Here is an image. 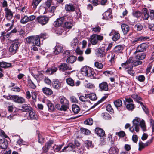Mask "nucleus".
<instances>
[{
	"mask_svg": "<svg viewBox=\"0 0 154 154\" xmlns=\"http://www.w3.org/2000/svg\"><path fill=\"white\" fill-rule=\"evenodd\" d=\"M82 74L85 76L94 78L95 77V73L88 66H85L81 69Z\"/></svg>",
	"mask_w": 154,
	"mask_h": 154,
	"instance_id": "obj_1",
	"label": "nucleus"
},
{
	"mask_svg": "<svg viewBox=\"0 0 154 154\" xmlns=\"http://www.w3.org/2000/svg\"><path fill=\"white\" fill-rule=\"evenodd\" d=\"M103 36L97 34H93L90 36L89 41L92 45H94L97 44L98 41H101L103 40Z\"/></svg>",
	"mask_w": 154,
	"mask_h": 154,
	"instance_id": "obj_2",
	"label": "nucleus"
},
{
	"mask_svg": "<svg viewBox=\"0 0 154 154\" xmlns=\"http://www.w3.org/2000/svg\"><path fill=\"white\" fill-rule=\"evenodd\" d=\"M19 46V42L18 41L13 42L9 47V52L13 54H15L16 53Z\"/></svg>",
	"mask_w": 154,
	"mask_h": 154,
	"instance_id": "obj_3",
	"label": "nucleus"
},
{
	"mask_svg": "<svg viewBox=\"0 0 154 154\" xmlns=\"http://www.w3.org/2000/svg\"><path fill=\"white\" fill-rule=\"evenodd\" d=\"M36 20L41 25H44L48 23L49 20V17L45 16H40L38 17Z\"/></svg>",
	"mask_w": 154,
	"mask_h": 154,
	"instance_id": "obj_4",
	"label": "nucleus"
},
{
	"mask_svg": "<svg viewBox=\"0 0 154 154\" xmlns=\"http://www.w3.org/2000/svg\"><path fill=\"white\" fill-rule=\"evenodd\" d=\"M148 47V45L146 43H143L138 46L134 54H136L139 52H143L146 50Z\"/></svg>",
	"mask_w": 154,
	"mask_h": 154,
	"instance_id": "obj_5",
	"label": "nucleus"
},
{
	"mask_svg": "<svg viewBox=\"0 0 154 154\" xmlns=\"http://www.w3.org/2000/svg\"><path fill=\"white\" fill-rule=\"evenodd\" d=\"M68 16H66L65 17H61L55 21L54 23V25L56 27L60 26L65 21L68 20Z\"/></svg>",
	"mask_w": 154,
	"mask_h": 154,
	"instance_id": "obj_6",
	"label": "nucleus"
},
{
	"mask_svg": "<svg viewBox=\"0 0 154 154\" xmlns=\"http://www.w3.org/2000/svg\"><path fill=\"white\" fill-rule=\"evenodd\" d=\"M134 60L132 57H130L126 62L122 64V66L124 68H127L128 67H133L132 63H134Z\"/></svg>",
	"mask_w": 154,
	"mask_h": 154,
	"instance_id": "obj_7",
	"label": "nucleus"
},
{
	"mask_svg": "<svg viewBox=\"0 0 154 154\" xmlns=\"http://www.w3.org/2000/svg\"><path fill=\"white\" fill-rule=\"evenodd\" d=\"M58 68L59 70L64 71L66 70H70L72 69V68L71 66H69L66 63H62L60 65L58 66Z\"/></svg>",
	"mask_w": 154,
	"mask_h": 154,
	"instance_id": "obj_8",
	"label": "nucleus"
},
{
	"mask_svg": "<svg viewBox=\"0 0 154 154\" xmlns=\"http://www.w3.org/2000/svg\"><path fill=\"white\" fill-rule=\"evenodd\" d=\"M13 101L21 104L25 103V100L23 97L19 95H14Z\"/></svg>",
	"mask_w": 154,
	"mask_h": 154,
	"instance_id": "obj_9",
	"label": "nucleus"
},
{
	"mask_svg": "<svg viewBox=\"0 0 154 154\" xmlns=\"http://www.w3.org/2000/svg\"><path fill=\"white\" fill-rule=\"evenodd\" d=\"M109 35L110 36L112 35V39L114 41L118 40L120 37V35L115 30H112L109 33Z\"/></svg>",
	"mask_w": 154,
	"mask_h": 154,
	"instance_id": "obj_10",
	"label": "nucleus"
},
{
	"mask_svg": "<svg viewBox=\"0 0 154 154\" xmlns=\"http://www.w3.org/2000/svg\"><path fill=\"white\" fill-rule=\"evenodd\" d=\"M75 148V146L72 143L69 144L62 149L63 152H69L74 151Z\"/></svg>",
	"mask_w": 154,
	"mask_h": 154,
	"instance_id": "obj_11",
	"label": "nucleus"
},
{
	"mask_svg": "<svg viewBox=\"0 0 154 154\" xmlns=\"http://www.w3.org/2000/svg\"><path fill=\"white\" fill-rule=\"evenodd\" d=\"M5 17L8 20L12 19L13 17V14L12 11L7 8H5Z\"/></svg>",
	"mask_w": 154,
	"mask_h": 154,
	"instance_id": "obj_12",
	"label": "nucleus"
},
{
	"mask_svg": "<svg viewBox=\"0 0 154 154\" xmlns=\"http://www.w3.org/2000/svg\"><path fill=\"white\" fill-rule=\"evenodd\" d=\"M66 82L68 84L71 86H78L80 84V82L79 81H77L75 84L74 81L70 78H67L66 79Z\"/></svg>",
	"mask_w": 154,
	"mask_h": 154,
	"instance_id": "obj_13",
	"label": "nucleus"
},
{
	"mask_svg": "<svg viewBox=\"0 0 154 154\" xmlns=\"http://www.w3.org/2000/svg\"><path fill=\"white\" fill-rule=\"evenodd\" d=\"M99 88L101 91H107L108 90V84L105 82H103L99 84Z\"/></svg>",
	"mask_w": 154,
	"mask_h": 154,
	"instance_id": "obj_14",
	"label": "nucleus"
},
{
	"mask_svg": "<svg viewBox=\"0 0 154 154\" xmlns=\"http://www.w3.org/2000/svg\"><path fill=\"white\" fill-rule=\"evenodd\" d=\"M53 141L52 140H49L47 143L42 148V150L43 152H48L49 149L52 144Z\"/></svg>",
	"mask_w": 154,
	"mask_h": 154,
	"instance_id": "obj_15",
	"label": "nucleus"
},
{
	"mask_svg": "<svg viewBox=\"0 0 154 154\" xmlns=\"http://www.w3.org/2000/svg\"><path fill=\"white\" fill-rule=\"evenodd\" d=\"M52 86L55 89H59L61 87V82L58 79H55L52 83Z\"/></svg>",
	"mask_w": 154,
	"mask_h": 154,
	"instance_id": "obj_16",
	"label": "nucleus"
},
{
	"mask_svg": "<svg viewBox=\"0 0 154 154\" xmlns=\"http://www.w3.org/2000/svg\"><path fill=\"white\" fill-rule=\"evenodd\" d=\"M66 21H67L64 24L65 26L68 29H70L73 26V24L72 23V17L68 16V20H66Z\"/></svg>",
	"mask_w": 154,
	"mask_h": 154,
	"instance_id": "obj_17",
	"label": "nucleus"
},
{
	"mask_svg": "<svg viewBox=\"0 0 154 154\" xmlns=\"http://www.w3.org/2000/svg\"><path fill=\"white\" fill-rule=\"evenodd\" d=\"M121 28L124 35L127 34L130 30V27L128 25L125 24H122L121 25Z\"/></svg>",
	"mask_w": 154,
	"mask_h": 154,
	"instance_id": "obj_18",
	"label": "nucleus"
},
{
	"mask_svg": "<svg viewBox=\"0 0 154 154\" xmlns=\"http://www.w3.org/2000/svg\"><path fill=\"white\" fill-rule=\"evenodd\" d=\"M124 48V46L122 45H118L116 46L113 49L114 52L118 53H121Z\"/></svg>",
	"mask_w": 154,
	"mask_h": 154,
	"instance_id": "obj_19",
	"label": "nucleus"
},
{
	"mask_svg": "<svg viewBox=\"0 0 154 154\" xmlns=\"http://www.w3.org/2000/svg\"><path fill=\"white\" fill-rule=\"evenodd\" d=\"M142 14H143V18L146 20H148L149 15L148 10L146 8H143L142 10Z\"/></svg>",
	"mask_w": 154,
	"mask_h": 154,
	"instance_id": "obj_20",
	"label": "nucleus"
},
{
	"mask_svg": "<svg viewBox=\"0 0 154 154\" xmlns=\"http://www.w3.org/2000/svg\"><path fill=\"white\" fill-rule=\"evenodd\" d=\"M95 132L96 134L99 137H103L105 135L104 131L102 129L99 128H96Z\"/></svg>",
	"mask_w": 154,
	"mask_h": 154,
	"instance_id": "obj_21",
	"label": "nucleus"
},
{
	"mask_svg": "<svg viewBox=\"0 0 154 154\" xmlns=\"http://www.w3.org/2000/svg\"><path fill=\"white\" fill-rule=\"evenodd\" d=\"M28 116V119H37V116L35 113L33 111H30Z\"/></svg>",
	"mask_w": 154,
	"mask_h": 154,
	"instance_id": "obj_22",
	"label": "nucleus"
},
{
	"mask_svg": "<svg viewBox=\"0 0 154 154\" xmlns=\"http://www.w3.org/2000/svg\"><path fill=\"white\" fill-rule=\"evenodd\" d=\"M8 142L5 139H0V148L5 149L7 148Z\"/></svg>",
	"mask_w": 154,
	"mask_h": 154,
	"instance_id": "obj_23",
	"label": "nucleus"
},
{
	"mask_svg": "<svg viewBox=\"0 0 154 154\" xmlns=\"http://www.w3.org/2000/svg\"><path fill=\"white\" fill-rule=\"evenodd\" d=\"M140 127L139 125H133L132 126L130 127L129 131L131 132L134 133L135 131L138 133L139 132Z\"/></svg>",
	"mask_w": 154,
	"mask_h": 154,
	"instance_id": "obj_24",
	"label": "nucleus"
},
{
	"mask_svg": "<svg viewBox=\"0 0 154 154\" xmlns=\"http://www.w3.org/2000/svg\"><path fill=\"white\" fill-rule=\"evenodd\" d=\"M76 57L72 55L68 57L66 60V62L67 63L72 64L76 61Z\"/></svg>",
	"mask_w": 154,
	"mask_h": 154,
	"instance_id": "obj_25",
	"label": "nucleus"
},
{
	"mask_svg": "<svg viewBox=\"0 0 154 154\" xmlns=\"http://www.w3.org/2000/svg\"><path fill=\"white\" fill-rule=\"evenodd\" d=\"M42 90L43 93L47 95H51L53 94L52 90L51 89L47 87L43 88Z\"/></svg>",
	"mask_w": 154,
	"mask_h": 154,
	"instance_id": "obj_26",
	"label": "nucleus"
},
{
	"mask_svg": "<svg viewBox=\"0 0 154 154\" xmlns=\"http://www.w3.org/2000/svg\"><path fill=\"white\" fill-rule=\"evenodd\" d=\"M54 53L55 54H58L63 51V47L60 45H57L54 48Z\"/></svg>",
	"mask_w": 154,
	"mask_h": 154,
	"instance_id": "obj_27",
	"label": "nucleus"
},
{
	"mask_svg": "<svg viewBox=\"0 0 154 154\" xmlns=\"http://www.w3.org/2000/svg\"><path fill=\"white\" fill-rule=\"evenodd\" d=\"M66 10L69 12L73 11L75 10V7L72 4H66L65 6Z\"/></svg>",
	"mask_w": 154,
	"mask_h": 154,
	"instance_id": "obj_28",
	"label": "nucleus"
},
{
	"mask_svg": "<svg viewBox=\"0 0 154 154\" xmlns=\"http://www.w3.org/2000/svg\"><path fill=\"white\" fill-rule=\"evenodd\" d=\"M28 22V17L25 14H23L20 20V23L21 24H25Z\"/></svg>",
	"mask_w": 154,
	"mask_h": 154,
	"instance_id": "obj_29",
	"label": "nucleus"
},
{
	"mask_svg": "<svg viewBox=\"0 0 154 154\" xmlns=\"http://www.w3.org/2000/svg\"><path fill=\"white\" fill-rule=\"evenodd\" d=\"M115 55L112 52L109 53L107 55V58L111 63L114 62L115 60Z\"/></svg>",
	"mask_w": 154,
	"mask_h": 154,
	"instance_id": "obj_30",
	"label": "nucleus"
},
{
	"mask_svg": "<svg viewBox=\"0 0 154 154\" xmlns=\"http://www.w3.org/2000/svg\"><path fill=\"white\" fill-rule=\"evenodd\" d=\"M140 53L137 54L135 58L137 60H142L144 59L146 57V54L145 53L140 52Z\"/></svg>",
	"mask_w": 154,
	"mask_h": 154,
	"instance_id": "obj_31",
	"label": "nucleus"
},
{
	"mask_svg": "<svg viewBox=\"0 0 154 154\" xmlns=\"http://www.w3.org/2000/svg\"><path fill=\"white\" fill-rule=\"evenodd\" d=\"M139 124L143 131H145L146 130V126L145 121L142 119H141Z\"/></svg>",
	"mask_w": 154,
	"mask_h": 154,
	"instance_id": "obj_32",
	"label": "nucleus"
},
{
	"mask_svg": "<svg viewBox=\"0 0 154 154\" xmlns=\"http://www.w3.org/2000/svg\"><path fill=\"white\" fill-rule=\"evenodd\" d=\"M72 110L75 114H76L79 112L80 109L77 105L73 104L72 106Z\"/></svg>",
	"mask_w": 154,
	"mask_h": 154,
	"instance_id": "obj_33",
	"label": "nucleus"
},
{
	"mask_svg": "<svg viewBox=\"0 0 154 154\" xmlns=\"http://www.w3.org/2000/svg\"><path fill=\"white\" fill-rule=\"evenodd\" d=\"M62 146L63 145H61L59 146L55 145L53 146V152H51V154L54 153L55 152H58L62 148Z\"/></svg>",
	"mask_w": 154,
	"mask_h": 154,
	"instance_id": "obj_34",
	"label": "nucleus"
},
{
	"mask_svg": "<svg viewBox=\"0 0 154 154\" xmlns=\"http://www.w3.org/2000/svg\"><path fill=\"white\" fill-rule=\"evenodd\" d=\"M33 44L38 46H40V39L38 36H35Z\"/></svg>",
	"mask_w": 154,
	"mask_h": 154,
	"instance_id": "obj_35",
	"label": "nucleus"
},
{
	"mask_svg": "<svg viewBox=\"0 0 154 154\" xmlns=\"http://www.w3.org/2000/svg\"><path fill=\"white\" fill-rule=\"evenodd\" d=\"M31 108L28 106L26 104H23L21 109V110L23 112H28L30 111Z\"/></svg>",
	"mask_w": 154,
	"mask_h": 154,
	"instance_id": "obj_36",
	"label": "nucleus"
},
{
	"mask_svg": "<svg viewBox=\"0 0 154 154\" xmlns=\"http://www.w3.org/2000/svg\"><path fill=\"white\" fill-rule=\"evenodd\" d=\"M148 143V142H147L145 143H143L142 142H140L139 143V150L140 151H141L144 148L145 146H147Z\"/></svg>",
	"mask_w": 154,
	"mask_h": 154,
	"instance_id": "obj_37",
	"label": "nucleus"
},
{
	"mask_svg": "<svg viewBox=\"0 0 154 154\" xmlns=\"http://www.w3.org/2000/svg\"><path fill=\"white\" fill-rule=\"evenodd\" d=\"M57 70V68L55 67H52L49 68L46 70V72H48L49 74H51L55 72Z\"/></svg>",
	"mask_w": 154,
	"mask_h": 154,
	"instance_id": "obj_38",
	"label": "nucleus"
},
{
	"mask_svg": "<svg viewBox=\"0 0 154 154\" xmlns=\"http://www.w3.org/2000/svg\"><path fill=\"white\" fill-rule=\"evenodd\" d=\"M60 102L61 104L62 105L67 104L69 103L68 100L64 97H60Z\"/></svg>",
	"mask_w": 154,
	"mask_h": 154,
	"instance_id": "obj_39",
	"label": "nucleus"
},
{
	"mask_svg": "<svg viewBox=\"0 0 154 154\" xmlns=\"http://www.w3.org/2000/svg\"><path fill=\"white\" fill-rule=\"evenodd\" d=\"M133 67H128L127 68H125V70L128 73L131 75L134 76L135 74V72L134 70L132 69Z\"/></svg>",
	"mask_w": 154,
	"mask_h": 154,
	"instance_id": "obj_40",
	"label": "nucleus"
},
{
	"mask_svg": "<svg viewBox=\"0 0 154 154\" xmlns=\"http://www.w3.org/2000/svg\"><path fill=\"white\" fill-rule=\"evenodd\" d=\"M115 106L116 107H121L122 104V101L119 99H117L114 102Z\"/></svg>",
	"mask_w": 154,
	"mask_h": 154,
	"instance_id": "obj_41",
	"label": "nucleus"
},
{
	"mask_svg": "<svg viewBox=\"0 0 154 154\" xmlns=\"http://www.w3.org/2000/svg\"><path fill=\"white\" fill-rule=\"evenodd\" d=\"M109 154H117V149L115 147H112L110 148L109 150Z\"/></svg>",
	"mask_w": 154,
	"mask_h": 154,
	"instance_id": "obj_42",
	"label": "nucleus"
},
{
	"mask_svg": "<svg viewBox=\"0 0 154 154\" xmlns=\"http://www.w3.org/2000/svg\"><path fill=\"white\" fill-rule=\"evenodd\" d=\"M85 85L87 88L91 89L93 88L94 87V85L93 84L89 83H88V82L87 80H85Z\"/></svg>",
	"mask_w": 154,
	"mask_h": 154,
	"instance_id": "obj_43",
	"label": "nucleus"
},
{
	"mask_svg": "<svg viewBox=\"0 0 154 154\" xmlns=\"http://www.w3.org/2000/svg\"><path fill=\"white\" fill-rule=\"evenodd\" d=\"M11 64L5 62H0V67L6 68L10 66ZM1 69L0 68V70Z\"/></svg>",
	"mask_w": 154,
	"mask_h": 154,
	"instance_id": "obj_44",
	"label": "nucleus"
},
{
	"mask_svg": "<svg viewBox=\"0 0 154 154\" xmlns=\"http://www.w3.org/2000/svg\"><path fill=\"white\" fill-rule=\"evenodd\" d=\"M104 48H100L97 49V54L98 56L102 57L103 56V51Z\"/></svg>",
	"mask_w": 154,
	"mask_h": 154,
	"instance_id": "obj_45",
	"label": "nucleus"
},
{
	"mask_svg": "<svg viewBox=\"0 0 154 154\" xmlns=\"http://www.w3.org/2000/svg\"><path fill=\"white\" fill-rule=\"evenodd\" d=\"M140 120L141 119L138 117H135L132 122L133 125H139V123H140Z\"/></svg>",
	"mask_w": 154,
	"mask_h": 154,
	"instance_id": "obj_46",
	"label": "nucleus"
},
{
	"mask_svg": "<svg viewBox=\"0 0 154 154\" xmlns=\"http://www.w3.org/2000/svg\"><path fill=\"white\" fill-rule=\"evenodd\" d=\"M47 106L49 109L51 111H53L55 109L54 106L53 104L50 102H48L47 103Z\"/></svg>",
	"mask_w": 154,
	"mask_h": 154,
	"instance_id": "obj_47",
	"label": "nucleus"
},
{
	"mask_svg": "<svg viewBox=\"0 0 154 154\" xmlns=\"http://www.w3.org/2000/svg\"><path fill=\"white\" fill-rule=\"evenodd\" d=\"M149 38L148 37H139L137 38H135V39L133 41V42H136L140 41L142 40H144V39H147Z\"/></svg>",
	"mask_w": 154,
	"mask_h": 154,
	"instance_id": "obj_48",
	"label": "nucleus"
},
{
	"mask_svg": "<svg viewBox=\"0 0 154 154\" xmlns=\"http://www.w3.org/2000/svg\"><path fill=\"white\" fill-rule=\"evenodd\" d=\"M35 37L34 36L28 37L26 38L27 42L29 43H32L33 44Z\"/></svg>",
	"mask_w": 154,
	"mask_h": 154,
	"instance_id": "obj_49",
	"label": "nucleus"
},
{
	"mask_svg": "<svg viewBox=\"0 0 154 154\" xmlns=\"http://www.w3.org/2000/svg\"><path fill=\"white\" fill-rule=\"evenodd\" d=\"M42 0H33L32 3V5L34 6V8H36L37 6L41 2Z\"/></svg>",
	"mask_w": 154,
	"mask_h": 154,
	"instance_id": "obj_50",
	"label": "nucleus"
},
{
	"mask_svg": "<svg viewBox=\"0 0 154 154\" xmlns=\"http://www.w3.org/2000/svg\"><path fill=\"white\" fill-rule=\"evenodd\" d=\"M78 43V40L76 38H74L71 42V46L73 47L75 46Z\"/></svg>",
	"mask_w": 154,
	"mask_h": 154,
	"instance_id": "obj_51",
	"label": "nucleus"
},
{
	"mask_svg": "<svg viewBox=\"0 0 154 154\" xmlns=\"http://www.w3.org/2000/svg\"><path fill=\"white\" fill-rule=\"evenodd\" d=\"M101 28L99 26H97L94 28H91V30L92 31H93L94 33H98L100 32L101 30Z\"/></svg>",
	"mask_w": 154,
	"mask_h": 154,
	"instance_id": "obj_52",
	"label": "nucleus"
},
{
	"mask_svg": "<svg viewBox=\"0 0 154 154\" xmlns=\"http://www.w3.org/2000/svg\"><path fill=\"white\" fill-rule=\"evenodd\" d=\"M93 123V120L92 119H88L84 121V123L86 125H91Z\"/></svg>",
	"mask_w": 154,
	"mask_h": 154,
	"instance_id": "obj_53",
	"label": "nucleus"
},
{
	"mask_svg": "<svg viewBox=\"0 0 154 154\" xmlns=\"http://www.w3.org/2000/svg\"><path fill=\"white\" fill-rule=\"evenodd\" d=\"M38 142L39 143L42 144L44 142V138L43 136L40 134H38Z\"/></svg>",
	"mask_w": 154,
	"mask_h": 154,
	"instance_id": "obj_54",
	"label": "nucleus"
},
{
	"mask_svg": "<svg viewBox=\"0 0 154 154\" xmlns=\"http://www.w3.org/2000/svg\"><path fill=\"white\" fill-rule=\"evenodd\" d=\"M136 78L140 82H143L145 80V77L143 75H140L137 76Z\"/></svg>",
	"mask_w": 154,
	"mask_h": 154,
	"instance_id": "obj_55",
	"label": "nucleus"
},
{
	"mask_svg": "<svg viewBox=\"0 0 154 154\" xmlns=\"http://www.w3.org/2000/svg\"><path fill=\"white\" fill-rule=\"evenodd\" d=\"M68 106L69 104L62 105L61 106V108H59L60 109V110L65 111L69 108Z\"/></svg>",
	"mask_w": 154,
	"mask_h": 154,
	"instance_id": "obj_56",
	"label": "nucleus"
},
{
	"mask_svg": "<svg viewBox=\"0 0 154 154\" xmlns=\"http://www.w3.org/2000/svg\"><path fill=\"white\" fill-rule=\"evenodd\" d=\"M138 103H139L143 109V110L146 113H147L148 112V109L146 107V106L144 105L143 104V103L140 101H138Z\"/></svg>",
	"mask_w": 154,
	"mask_h": 154,
	"instance_id": "obj_57",
	"label": "nucleus"
},
{
	"mask_svg": "<svg viewBox=\"0 0 154 154\" xmlns=\"http://www.w3.org/2000/svg\"><path fill=\"white\" fill-rule=\"evenodd\" d=\"M126 108L129 110H132L134 108V104L131 103L128 104L126 105Z\"/></svg>",
	"mask_w": 154,
	"mask_h": 154,
	"instance_id": "obj_58",
	"label": "nucleus"
},
{
	"mask_svg": "<svg viewBox=\"0 0 154 154\" xmlns=\"http://www.w3.org/2000/svg\"><path fill=\"white\" fill-rule=\"evenodd\" d=\"M81 130L83 133L86 135H88L90 134L91 133L89 130L84 128H82Z\"/></svg>",
	"mask_w": 154,
	"mask_h": 154,
	"instance_id": "obj_59",
	"label": "nucleus"
},
{
	"mask_svg": "<svg viewBox=\"0 0 154 154\" xmlns=\"http://www.w3.org/2000/svg\"><path fill=\"white\" fill-rule=\"evenodd\" d=\"M52 1L51 0H47L45 3V8H48L51 6Z\"/></svg>",
	"mask_w": 154,
	"mask_h": 154,
	"instance_id": "obj_60",
	"label": "nucleus"
},
{
	"mask_svg": "<svg viewBox=\"0 0 154 154\" xmlns=\"http://www.w3.org/2000/svg\"><path fill=\"white\" fill-rule=\"evenodd\" d=\"M134 28L136 30L140 31L142 30L143 26L140 24H137L135 26Z\"/></svg>",
	"mask_w": 154,
	"mask_h": 154,
	"instance_id": "obj_61",
	"label": "nucleus"
},
{
	"mask_svg": "<svg viewBox=\"0 0 154 154\" xmlns=\"http://www.w3.org/2000/svg\"><path fill=\"white\" fill-rule=\"evenodd\" d=\"M94 65L96 67L99 69H101L103 67L102 64L98 62H95L94 63Z\"/></svg>",
	"mask_w": 154,
	"mask_h": 154,
	"instance_id": "obj_62",
	"label": "nucleus"
},
{
	"mask_svg": "<svg viewBox=\"0 0 154 154\" xmlns=\"http://www.w3.org/2000/svg\"><path fill=\"white\" fill-rule=\"evenodd\" d=\"M56 7L53 6H52L51 8L49 9V12L51 13V16H52L54 15V11Z\"/></svg>",
	"mask_w": 154,
	"mask_h": 154,
	"instance_id": "obj_63",
	"label": "nucleus"
},
{
	"mask_svg": "<svg viewBox=\"0 0 154 154\" xmlns=\"http://www.w3.org/2000/svg\"><path fill=\"white\" fill-rule=\"evenodd\" d=\"M116 135H117L120 137H123L125 136V132L123 131H121L119 132L116 133Z\"/></svg>",
	"mask_w": 154,
	"mask_h": 154,
	"instance_id": "obj_64",
	"label": "nucleus"
}]
</instances>
